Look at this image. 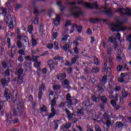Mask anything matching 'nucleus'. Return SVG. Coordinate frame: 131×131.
I'll use <instances>...</instances> for the list:
<instances>
[{"instance_id":"nucleus-1","label":"nucleus","mask_w":131,"mask_h":131,"mask_svg":"<svg viewBox=\"0 0 131 131\" xmlns=\"http://www.w3.org/2000/svg\"><path fill=\"white\" fill-rule=\"evenodd\" d=\"M13 103L14 104L12 108L13 116H21L25 109L23 103L19 100L17 101V99H15Z\"/></svg>"},{"instance_id":"nucleus-2","label":"nucleus","mask_w":131,"mask_h":131,"mask_svg":"<svg viewBox=\"0 0 131 131\" xmlns=\"http://www.w3.org/2000/svg\"><path fill=\"white\" fill-rule=\"evenodd\" d=\"M122 24H123V22L117 19L116 24L112 25L111 28V30H112V31H117V32H119V31H125V30H126V27H123Z\"/></svg>"},{"instance_id":"nucleus-3","label":"nucleus","mask_w":131,"mask_h":131,"mask_svg":"<svg viewBox=\"0 0 131 131\" xmlns=\"http://www.w3.org/2000/svg\"><path fill=\"white\" fill-rule=\"evenodd\" d=\"M69 11L71 14L76 18L79 17V16H81V15L83 14L82 11L81 10V8L78 7H72L70 8Z\"/></svg>"},{"instance_id":"nucleus-4","label":"nucleus","mask_w":131,"mask_h":131,"mask_svg":"<svg viewBox=\"0 0 131 131\" xmlns=\"http://www.w3.org/2000/svg\"><path fill=\"white\" fill-rule=\"evenodd\" d=\"M120 13L121 16H124L127 15V16L131 15V10L129 8H127L126 9L123 8H118L115 13Z\"/></svg>"},{"instance_id":"nucleus-5","label":"nucleus","mask_w":131,"mask_h":131,"mask_svg":"<svg viewBox=\"0 0 131 131\" xmlns=\"http://www.w3.org/2000/svg\"><path fill=\"white\" fill-rule=\"evenodd\" d=\"M47 90V88L46 87V85L45 83H42L39 86V91H38V97L39 100H41L42 98V95H43V93L42 92V91H46Z\"/></svg>"},{"instance_id":"nucleus-6","label":"nucleus","mask_w":131,"mask_h":131,"mask_svg":"<svg viewBox=\"0 0 131 131\" xmlns=\"http://www.w3.org/2000/svg\"><path fill=\"white\" fill-rule=\"evenodd\" d=\"M84 6L88 9H94L95 8H98V3L97 2H94L92 4L84 2Z\"/></svg>"},{"instance_id":"nucleus-7","label":"nucleus","mask_w":131,"mask_h":131,"mask_svg":"<svg viewBox=\"0 0 131 131\" xmlns=\"http://www.w3.org/2000/svg\"><path fill=\"white\" fill-rule=\"evenodd\" d=\"M47 64L49 65L50 70L52 69H55L56 67H58V62L56 61L55 62L53 60H49L47 61Z\"/></svg>"},{"instance_id":"nucleus-8","label":"nucleus","mask_w":131,"mask_h":131,"mask_svg":"<svg viewBox=\"0 0 131 131\" xmlns=\"http://www.w3.org/2000/svg\"><path fill=\"white\" fill-rule=\"evenodd\" d=\"M24 68L26 71H31V69H32L31 62L29 63L27 61H25L24 63Z\"/></svg>"},{"instance_id":"nucleus-9","label":"nucleus","mask_w":131,"mask_h":131,"mask_svg":"<svg viewBox=\"0 0 131 131\" xmlns=\"http://www.w3.org/2000/svg\"><path fill=\"white\" fill-rule=\"evenodd\" d=\"M82 105L83 106L82 107V110H86V108L91 105V102H90V98H87L86 100H85L82 102Z\"/></svg>"},{"instance_id":"nucleus-10","label":"nucleus","mask_w":131,"mask_h":131,"mask_svg":"<svg viewBox=\"0 0 131 131\" xmlns=\"http://www.w3.org/2000/svg\"><path fill=\"white\" fill-rule=\"evenodd\" d=\"M5 22L7 25L10 23H12L13 22H16V17L13 16L12 18H10L9 16H6L5 18Z\"/></svg>"},{"instance_id":"nucleus-11","label":"nucleus","mask_w":131,"mask_h":131,"mask_svg":"<svg viewBox=\"0 0 131 131\" xmlns=\"http://www.w3.org/2000/svg\"><path fill=\"white\" fill-rule=\"evenodd\" d=\"M64 111L67 114V117L69 119V120H72V118H73V115H74V113H71V112H70L68 108L64 109Z\"/></svg>"},{"instance_id":"nucleus-12","label":"nucleus","mask_w":131,"mask_h":131,"mask_svg":"<svg viewBox=\"0 0 131 131\" xmlns=\"http://www.w3.org/2000/svg\"><path fill=\"white\" fill-rule=\"evenodd\" d=\"M51 110L52 113H50L49 114L48 118V119H51V118L54 117V116H55L56 114H57V111L55 110V108H54V107H51Z\"/></svg>"},{"instance_id":"nucleus-13","label":"nucleus","mask_w":131,"mask_h":131,"mask_svg":"<svg viewBox=\"0 0 131 131\" xmlns=\"http://www.w3.org/2000/svg\"><path fill=\"white\" fill-rule=\"evenodd\" d=\"M123 101L124 99L123 97H120L119 105L116 104L114 107L116 110H118L120 108H121V106L123 105Z\"/></svg>"},{"instance_id":"nucleus-14","label":"nucleus","mask_w":131,"mask_h":131,"mask_svg":"<svg viewBox=\"0 0 131 131\" xmlns=\"http://www.w3.org/2000/svg\"><path fill=\"white\" fill-rule=\"evenodd\" d=\"M108 41H110V42H113V43H114L115 49H116V48H117V47H118V44H117V40L116 38L109 37Z\"/></svg>"},{"instance_id":"nucleus-15","label":"nucleus","mask_w":131,"mask_h":131,"mask_svg":"<svg viewBox=\"0 0 131 131\" xmlns=\"http://www.w3.org/2000/svg\"><path fill=\"white\" fill-rule=\"evenodd\" d=\"M9 82H10V78H8V80L7 81L6 78H3L1 80V83L3 86H7Z\"/></svg>"},{"instance_id":"nucleus-16","label":"nucleus","mask_w":131,"mask_h":131,"mask_svg":"<svg viewBox=\"0 0 131 131\" xmlns=\"http://www.w3.org/2000/svg\"><path fill=\"white\" fill-rule=\"evenodd\" d=\"M60 122L59 120H54L53 121L54 123V130H57L59 127V122Z\"/></svg>"},{"instance_id":"nucleus-17","label":"nucleus","mask_w":131,"mask_h":131,"mask_svg":"<svg viewBox=\"0 0 131 131\" xmlns=\"http://www.w3.org/2000/svg\"><path fill=\"white\" fill-rule=\"evenodd\" d=\"M63 78H66V73H62L57 76L58 80H62Z\"/></svg>"},{"instance_id":"nucleus-18","label":"nucleus","mask_w":131,"mask_h":131,"mask_svg":"<svg viewBox=\"0 0 131 131\" xmlns=\"http://www.w3.org/2000/svg\"><path fill=\"white\" fill-rule=\"evenodd\" d=\"M54 23L56 26H57L59 25L60 23V15H56V17L55 19H54Z\"/></svg>"},{"instance_id":"nucleus-19","label":"nucleus","mask_w":131,"mask_h":131,"mask_svg":"<svg viewBox=\"0 0 131 131\" xmlns=\"http://www.w3.org/2000/svg\"><path fill=\"white\" fill-rule=\"evenodd\" d=\"M39 27L40 28L39 30V33H40V35L42 37L43 35V24L40 23V24L39 25Z\"/></svg>"},{"instance_id":"nucleus-20","label":"nucleus","mask_w":131,"mask_h":131,"mask_svg":"<svg viewBox=\"0 0 131 131\" xmlns=\"http://www.w3.org/2000/svg\"><path fill=\"white\" fill-rule=\"evenodd\" d=\"M106 81H107V76L104 75L101 80L100 81V82L99 83V84H102V85H104L105 83H106Z\"/></svg>"},{"instance_id":"nucleus-21","label":"nucleus","mask_w":131,"mask_h":131,"mask_svg":"<svg viewBox=\"0 0 131 131\" xmlns=\"http://www.w3.org/2000/svg\"><path fill=\"white\" fill-rule=\"evenodd\" d=\"M101 99V96L96 97L95 95L92 96V100L93 102H99V100Z\"/></svg>"},{"instance_id":"nucleus-22","label":"nucleus","mask_w":131,"mask_h":131,"mask_svg":"<svg viewBox=\"0 0 131 131\" xmlns=\"http://www.w3.org/2000/svg\"><path fill=\"white\" fill-rule=\"evenodd\" d=\"M74 27H75V28H76V30L79 33H80V32H81V31L82 30V27L81 25H79L78 26H77V25H74Z\"/></svg>"},{"instance_id":"nucleus-23","label":"nucleus","mask_w":131,"mask_h":131,"mask_svg":"<svg viewBox=\"0 0 131 131\" xmlns=\"http://www.w3.org/2000/svg\"><path fill=\"white\" fill-rule=\"evenodd\" d=\"M64 57H60L59 55H57L56 56L53 58V60H59V61H61V63H64Z\"/></svg>"},{"instance_id":"nucleus-24","label":"nucleus","mask_w":131,"mask_h":131,"mask_svg":"<svg viewBox=\"0 0 131 131\" xmlns=\"http://www.w3.org/2000/svg\"><path fill=\"white\" fill-rule=\"evenodd\" d=\"M79 59V56H78V55H76L74 57L72 58L71 59V63L72 64H75L76 61H77V59Z\"/></svg>"},{"instance_id":"nucleus-25","label":"nucleus","mask_w":131,"mask_h":131,"mask_svg":"<svg viewBox=\"0 0 131 131\" xmlns=\"http://www.w3.org/2000/svg\"><path fill=\"white\" fill-rule=\"evenodd\" d=\"M122 95L123 98H126V97H128V96L129 95V93H128V92L125 91V90L124 89L122 91Z\"/></svg>"},{"instance_id":"nucleus-26","label":"nucleus","mask_w":131,"mask_h":131,"mask_svg":"<svg viewBox=\"0 0 131 131\" xmlns=\"http://www.w3.org/2000/svg\"><path fill=\"white\" fill-rule=\"evenodd\" d=\"M11 97H12V95L10 93L4 95V97L6 98L7 102H10L11 101Z\"/></svg>"},{"instance_id":"nucleus-27","label":"nucleus","mask_w":131,"mask_h":131,"mask_svg":"<svg viewBox=\"0 0 131 131\" xmlns=\"http://www.w3.org/2000/svg\"><path fill=\"white\" fill-rule=\"evenodd\" d=\"M18 76L23 77V68H19L17 71Z\"/></svg>"},{"instance_id":"nucleus-28","label":"nucleus","mask_w":131,"mask_h":131,"mask_svg":"<svg viewBox=\"0 0 131 131\" xmlns=\"http://www.w3.org/2000/svg\"><path fill=\"white\" fill-rule=\"evenodd\" d=\"M116 126L118 127V128H121V127L123 126V123L121 122H117L116 123Z\"/></svg>"},{"instance_id":"nucleus-29","label":"nucleus","mask_w":131,"mask_h":131,"mask_svg":"<svg viewBox=\"0 0 131 131\" xmlns=\"http://www.w3.org/2000/svg\"><path fill=\"white\" fill-rule=\"evenodd\" d=\"M23 82V77L18 76L17 78V84H21V83H22Z\"/></svg>"},{"instance_id":"nucleus-30","label":"nucleus","mask_w":131,"mask_h":131,"mask_svg":"<svg viewBox=\"0 0 131 131\" xmlns=\"http://www.w3.org/2000/svg\"><path fill=\"white\" fill-rule=\"evenodd\" d=\"M31 42L33 47H35L37 45V41L34 38H32Z\"/></svg>"},{"instance_id":"nucleus-31","label":"nucleus","mask_w":131,"mask_h":131,"mask_svg":"<svg viewBox=\"0 0 131 131\" xmlns=\"http://www.w3.org/2000/svg\"><path fill=\"white\" fill-rule=\"evenodd\" d=\"M99 71H100V69H99V68L96 67L93 68L91 71V72H92V73H98Z\"/></svg>"},{"instance_id":"nucleus-32","label":"nucleus","mask_w":131,"mask_h":131,"mask_svg":"<svg viewBox=\"0 0 131 131\" xmlns=\"http://www.w3.org/2000/svg\"><path fill=\"white\" fill-rule=\"evenodd\" d=\"M10 4H11V2H7V3H6V6L8 7L9 11L12 12V11H13V8L12 7V6H11Z\"/></svg>"},{"instance_id":"nucleus-33","label":"nucleus","mask_w":131,"mask_h":131,"mask_svg":"<svg viewBox=\"0 0 131 131\" xmlns=\"http://www.w3.org/2000/svg\"><path fill=\"white\" fill-rule=\"evenodd\" d=\"M71 98H72V97H71V95L70 94V93H68L66 95V101H68V102H70V100H72V99H71Z\"/></svg>"},{"instance_id":"nucleus-34","label":"nucleus","mask_w":131,"mask_h":131,"mask_svg":"<svg viewBox=\"0 0 131 131\" xmlns=\"http://www.w3.org/2000/svg\"><path fill=\"white\" fill-rule=\"evenodd\" d=\"M71 123L70 122H68L67 123H66L63 126L64 127H65V128H67V129H69V128H70V127H71Z\"/></svg>"},{"instance_id":"nucleus-35","label":"nucleus","mask_w":131,"mask_h":131,"mask_svg":"<svg viewBox=\"0 0 131 131\" xmlns=\"http://www.w3.org/2000/svg\"><path fill=\"white\" fill-rule=\"evenodd\" d=\"M33 31V26L30 25L28 27V31L29 32V33L31 34L32 33V31Z\"/></svg>"},{"instance_id":"nucleus-36","label":"nucleus","mask_w":131,"mask_h":131,"mask_svg":"<svg viewBox=\"0 0 131 131\" xmlns=\"http://www.w3.org/2000/svg\"><path fill=\"white\" fill-rule=\"evenodd\" d=\"M70 48V42H69L68 44H66L63 46V50L64 51H67Z\"/></svg>"},{"instance_id":"nucleus-37","label":"nucleus","mask_w":131,"mask_h":131,"mask_svg":"<svg viewBox=\"0 0 131 131\" xmlns=\"http://www.w3.org/2000/svg\"><path fill=\"white\" fill-rule=\"evenodd\" d=\"M104 12L108 16H112V11L111 9H108L104 11Z\"/></svg>"},{"instance_id":"nucleus-38","label":"nucleus","mask_w":131,"mask_h":131,"mask_svg":"<svg viewBox=\"0 0 131 131\" xmlns=\"http://www.w3.org/2000/svg\"><path fill=\"white\" fill-rule=\"evenodd\" d=\"M102 117L103 119H106V120H107L108 119H109V118H110V116H109V115L107 113H104L102 115Z\"/></svg>"},{"instance_id":"nucleus-39","label":"nucleus","mask_w":131,"mask_h":131,"mask_svg":"<svg viewBox=\"0 0 131 131\" xmlns=\"http://www.w3.org/2000/svg\"><path fill=\"white\" fill-rule=\"evenodd\" d=\"M107 57L109 60L110 65H111V66H113V58H112V56Z\"/></svg>"},{"instance_id":"nucleus-40","label":"nucleus","mask_w":131,"mask_h":131,"mask_svg":"<svg viewBox=\"0 0 131 131\" xmlns=\"http://www.w3.org/2000/svg\"><path fill=\"white\" fill-rule=\"evenodd\" d=\"M56 97L53 96V99L51 100V107H54L56 105Z\"/></svg>"},{"instance_id":"nucleus-41","label":"nucleus","mask_w":131,"mask_h":131,"mask_svg":"<svg viewBox=\"0 0 131 131\" xmlns=\"http://www.w3.org/2000/svg\"><path fill=\"white\" fill-rule=\"evenodd\" d=\"M1 10L2 11V14L3 15H7V14H8V9H7V8L3 7L1 8Z\"/></svg>"},{"instance_id":"nucleus-42","label":"nucleus","mask_w":131,"mask_h":131,"mask_svg":"<svg viewBox=\"0 0 131 131\" xmlns=\"http://www.w3.org/2000/svg\"><path fill=\"white\" fill-rule=\"evenodd\" d=\"M68 37H69V35H66L63 36V37L61 38V41H64V42L67 41Z\"/></svg>"},{"instance_id":"nucleus-43","label":"nucleus","mask_w":131,"mask_h":131,"mask_svg":"<svg viewBox=\"0 0 131 131\" xmlns=\"http://www.w3.org/2000/svg\"><path fill=\"white\" fill-rule=\"evenodd\" d=\"M94 63L96 65H100V61H99V59L96 56H94Z\"/></svg>"},{"instance_id":"nucleus-44","label":"nucleus","mask_w":131,"mask_h":131,"mask_svg":"<svg viewBox=\"0 0 131 131\" xmlns=\"http://www.w3.org/2000/svg\"><path fill=\"white\" fill-rule=\"evenodd\" d=\"M41 65V63L39 61H36L34 63V66L35 67V68H37V67H40V66Z\"/></svg>"},{"instance_id":"nucleus-45","label":"nucleus","mask_w":131,"mask_h":131,"mask_svg":"<svg viewBox=\"0 0 131 131\" xmlns=\"http://www.w3.org/2000/svg\"><path fill=\"white\" fill-rule=\"evenodd\" d=\"M6 117L7 118V121H12V115H10V114H7L6 115Z\"/></svg>"},{"instance_id":"nucleus-46","label":"nucleus","mask_w":131,"mask_h":131,"mask_svg":"<svg viewBox=\"0 0 131 131\" xmlns=\"http://www.w3.org/2000/svg\"><path fill=\"white\" fill-rule=\"evenodd\" d=\"M17 48L18 49H21L22 48V42H21V40H18L17 42Z\"/></svg>"},{"instance_id":"nucleus-47","label":"nucleus","mask_w":131,"mask_h":131,"mask_svg":"<svg viewBox=\"0 0 131 131\" xmlns=\"http://www.w3.org/2000/svg\"><path fill=\"white\" fill-rule=\"evenodd\" d=\"M69 83H70V82L67 79H64L62 82V84H64V85H68Z\"/></svg>"},{"instance_id":"nucleus-48","label":"nucleus","mask_w":131,"mask_h":131,"mask_svg":"<svg viewBox=\"0 0 131 131\" xmlns=\"http://www.w3.org/2000/svg\"><path fill=\"white\" fill-rule=\"evenodd\" d=\"M60 89H61V86L60 85H54L53 86V90L54 91H56V90H60Z\"/></svg>"},{"instance_id":"nucleus-49","label":"nucleus","mask_w":131,"mask_h":131,"mask_svg":"<svg viewBox=\"0 0 131 131\" xmlns=\"http://www.w3.org/2000/svg\"><path fill=\"white\" fill-rule=\"evenodd\" d=\"M106 124L107 127H108V128H110V125H111V121H110V120H109V119L107 120Z\"/></svg>"},{"instance_id":"nucleus-50","label":"nucleus","mask_w":131,"mask_h":131,"mask_svg":"<svg viewBox=\"0 0 131 131\" xmlns=\"http://www.w3.org/2000/svg\"><path fill=\"white\" fill-rule=\"evenodd\" d=\"M100 98L101 101L103 102V103H107V98H106V97L102 96L101 97H100Z\"/></svg>"},{"instance_id":"nucleus-51","label":"nucleus","mask_w":131,"mask_h":131,"mask_svg":"<svg viewBox=\"0 0 131 131\" xmlns=\"http://www.w3.org/2000/svg\"><path fill=\"white\" fill-rule=\"evenodd\" d=\"M25 53V51L23 49H20L18 51V54L19 55H20V56H23L24 54Z\"/></svg>"},{"instance_id":"nucleus-52","label":"nucleus","mask_w":131,"mask_h":131,"mask_svg":"<svg viewBox=\"0 0 131 131\" xmlns=\"http://www.w3.org/2000/svg\"><path fill=\"white\" fill-rule=\"evenodd\" d=\"M2 65L3 67V68H7L8 67V64H7V62L5 61H2Z\"/></svg>"},{"instance_id":"nucleus-53","label":"nucleus","mask_w":131,"mask_h":131,"mask_svg":"<svg viewBox=\"0 0 131 131\" xmlns=\"http://www.w3.org/2000/svg\"><path fill=\"white\" fill-rule=\"evenodd\" d=\"M17 60L19 62H20V63H22V62H23L24 59H23V56H22V55H20L18 56V57L17 58Z\"/></svg>"},{"instance_id":"nucleus-54","label":"nucleus","mask_w":131,"mask_h":131,"mask_svg":"<svg viewBox=\"0 0 131 131\" xmlns=\"http://www.w3.org/2000/svg\"><path fill=\"white\" fill-rule=\"evenodd\" d=\"M5 73L6 76H7L8 77H9L10 76V71L9 70V69H7L5 71Z\"/></svg>"},{"instance_id":"nucleus-55","label":"nucleus","mask_w":131,"mask_h":131,"mask_svg":"<svg viewBox=\"0 0 131 131\" xmlns=\"http://www.w3.org/2000/svg\"><path fill=\"white\" fill-rule=\"evenodd\" d=\"M112 56L111 54V48H107V57Z\"/></svg>"},{"instance_id":"nucleus-56","label":"nucleus","mask_w":131,"mask_h":131,"mask_svg":"<svg viewBox=\"0 0 131 131\" xmlns=\"http://www.w3.org/2000/svg\"><path fill=\"white\" fill-rule=\"evenodd\" d=\"M25 59H26V60H28V61H32V58H31V56H30L29 55L25 56Z\"/></svg>"},{"instance_id":"nucleus-57","label":"nucleus","mask_w":131,"mask_h":131,"mask_svg":"<svg viewBox=\"0 0 131 131\" xmlns=\"http://www.w3.org/2000/svg\"><path fill=\"white\" fill-rule=\"evenodd\" d=\"M40 110L42 111V112H47V106L43 105V106L40 108Z\"/></svg>"},{"instance_id":"nucleus-58","label":"nucleus","mask_w":131,"mask_h":131,"mask_svg":"<svg viewBox=\"0 0 131 131\" xmlns=\"http://www.w3.org/2000/svg\"><path fill=\"white\" fill-rule=\"evenodd\" d=\"M122 68H123V66H122L121 65H119L117 67V71H121V70H122Z\"/></svg>"},{"instance_id":"nucleus-59","label":"nucleus","mask_w":131,"mask_h":131,"mask_svg":"<svg viewBox=\"0 0 131 131\" xmlns=\"http://www.w3.org/2000/svg\"><path fill=\"white\" fill-rule=\"evenodd\" d=\"M54 46L56 50H59V43L57 41H54Z\"/></svg>"},{"instance_id":"nucleus-60","label":"nucleus","mask_w":131,"mask_h":131,"mask_svg":"<svg viewBox=\"0 0 131 131\" xmlns=\"http://www.w3.org/2000/svg\"><path fill=\"white\" fill-rule=\"evenodd\" d=\"M99 21V19L98 18H94L90 20V22L92 23H96V22H98Z\"/></svg>"},{"instance_id":"nucleus-61","label":"nucleus","mask_w":131,"mask_h":131,"mask_svg":"<svg viewBox=\"0 0 131 131\" xmlns=\"http://www.w3.org/2000/svg\"><path fill=\"white\" fill-rule=\"evenodd\" d=\"M53 47L54 45H53V43H49L47 45V47L48 48V49H53Z\"/></svg>"},{"instance_id":"nucleus-62","label":"nucleus","mask_w":131,"mask_h":131,"mask_svg":"<svg viewBox=\"0 0 131 131\" xmlns=\"http://www.w3.org/2000/svg\"><path fill=\"white\" fill-rule=\"evenodd\" d=\"M111 105H112V106H113V107H114L116 104V101L115 100H113L111 101Z\"/></svg>"},{"instance_id":"nucleus-63","label":"nucleus","mask_w":131,"mask_h":131,"mask_svg":"<svg viewBox=\"0 0 131 131\" xmlns=\"http://www.w3.org/2000/svg\"><path fill=\"white\" fill-rule=\"evenodd\" d=\"M126 40L129 41L130 42H131V34L127 36Z\"/></svg>"},{"instance_id":"nucleus-64","label":"nucleus","mask_w":131,"mask_h":131,"mask_svg":"<svg viewBox=\"0 0 131 131\" xmlns=\"http://www.w3.org/2000/svg\"><path fill=\"white\" fill-rule=\"evenodd\" d=\"M95 130L96 131H102V129H101V128L98 125L95 126Z\"/></svg>"}]
</instances>
